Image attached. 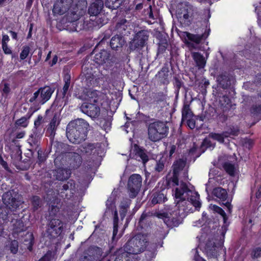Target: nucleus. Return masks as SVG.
<instances>
[{"instance_id":"obj_1","label":"nucleus","mask_w":261,"mask_h":261,"mask_svg":"<svg viewBox=\"0 0 261 261\" xmlns=\"http://www.w3.org/2000/svg\"><path fill=\"white\" fill-rule=\"evenodd\" d=\"M172 182L173 187V195L174 196L176 205L174 210L170 209L166 212L160 213L158 215V217L160 218L164 219V222L167 225L176 226L178 224L177 219L179 215L180 210L177 211V210L180 207L179 203L180 202L188 200L195 208H200L201 203L198 193L190 190L185 182H179L177 177H173Z\"/></svg>"},{"instance_id":"obj_2","label":"nucleus","mask_w":261,"mask_h":261,"mask_svg":"<svg viewBox=\"0 0 261 261\" xmlns=\"http://www.w3.org/2000/svg\"><path fill=\"white\" fill-rule=\"evenodd\" d=\"M89 124L83 119L70 122L66 128V136L69 141L74 144H79L85 140Z\"/></svg>"},{"instance_id":"obj_3","label":"nucleus","mask_w":261,"mask_h":261,"mask_svg":"<svg viewBox=\"0 0 261 261\" xmlns=\"http://www.w3.org/2000/svg\"><path fill=\"white\" fill-rule=\"evenodd\" d=\"M3 200L6 205V210L0 208V219L3 220L7 219L10 211H14L18 208L23 203L22 197L13 190L9 191L4 194Z\"/></svg>"},{"instance_id":"obj_4","label":"nucleus","mask_w":261,"mask_h":261,"mask_svg":"<svg viewBox=\"0 0 261 261\" xmlns=\"http://www.w3.org/2000/svg\"><path fill=\"white\" fill-rule=\"evenodd\" d=\"M62 3L69 11L68 12V20L74 22L84 15L86 12L87 8L86 0H79L75 6L72 5L73 0H59Z\"/></svg>"},{"instance_id":"obj_5","label":"nucleus","mask_w":261,"mask_h":261,"mask_svg":"<svg viewBox=\"0 0 261 261\" xmlns=\"http://www.w3.org/2000/svg\"><path fill=\"white\" fill-rule=\"evenodd\" d=\"M97 91H89L87 92L88 102L83 103L81 107V111L91 118H96L100 114V108L98 104Z\"/></svg>"},{"instance_id":"obj_6","label":"nucleus","mask_w":261,"mask_h":261,"mask_svg":"<svg viewBox=\"0 0 261 261\" xmlns=\"http://www.w3.org/2000/svg\"><path fill=\"white\" fill-rule=\"evenodd\" d=\"M168 130V128L164 122H154L149 125L148 138L153 142L158 141L167 136Z\"/></svg>"},{"instance_id":"obj_7","label":"nucleus","mask_w":261,"mask_h":261,"mask_svg":"<svg viewBox=\"0 0 261 261\" xmlns=\"http://www.w3.org/2000/svg\"><path fill=\"white\" fill-rule=\"evenodd\" d=\"M193 7L187 2L179 4L176 8V15L182 25H189L193 15Z\"/></svg>"},{"instance_id":"obj_8","label":"nucleus","mask_w":261,"mask_h":261,"mask_svg":"<svg viewBox=\"0 0 261 261\" xmlns=\"http://www.w3.org/2000/svg\"><path fill=\"white\" fill-rule=\"evenodd\" d=\"M223 240L212 239L206 243L204 247V251L206 255L210 258H217L223 248Z\"/></svg>"},{"instance_id":"obj_9","label":"nucleus","mask_w":261,"mask_h":261,"mask_svg":"<svg viewBox=\"0 0 261 261\" xmlns=\"http://www.w3.org/2000/svg\"><path fill=\"white\" fill-rule=\"evenodd\" d=\"M142 185V178L139 174L132 175L128 179L127 184L128 191L131 198L135 197L140 191Z\"/></svg>"},{"instance_id":"obj_10","label":"nucleus","mask_w":261,"mask_h":261,"mask_svg":"<svg viewBox=\"0 0 261 261\" xmlns=\"http://www.w3.org/2000/svg\"><path fill=\"white\" fill-rule=\"evenodd\" d=\"M53 93V91L49 87L40 88L34 93L33 97L30 98V101L31 102L36 101L39 103L44 104L49 99Z\"/></svg>"},{"instance_id":"obj_11","label":"nucleus","mask_w":261,"mask_h":261,"mask_svg":"<svg viewBox=\"0 0 261 261\" xmlns=\"http://www.w3.org/2000/svg\"><path fill=\"white\" fill-rule=\"evenodd\" d=\"M102 250L98 247H92L83 253L79 259V261H98L106 256H102Z\"/></svg>"},{"instance_id":"obj_12","label":"nucleus","mask_w":261,"mask_h":261,"mask_svg":"<svg viewBox=\"0 0 261 261\" xmlns=\"http://www.w3.org/2000/svg\"><path fill=\"white\" fill-rule=\"evenodd\" d=\"M94 54L95 55L93 60L97 64L103 65L107 67L111 65L112 59L108 51L103 49L97 53L96 50H94Z\"/></svg>"},{"instance_id":"obj_13","label":"nucleus","mask_w":261,"mask_h":261,"mask_svg":"<svg viewBox=\"0 0 261 261\" xmlns=\"http://www.w3.org/2000/svg\"><path fill=\"white\" fill-rule=\"evenodd\" d=\"M63 224L58 219L54 218L50 220L47 229V233L51 237L59 236L62 232Z\"/></svg>"},{"instance_id":"obj_14","label":"nucleus","mask_w":261,"mask_h":261,"mask_svg":"<svg viewBox=\"0 0 261 261\" xmlns=\"http://www.w3.org/2000/svg\"><path fill=\"white\" fill-rule=\"evenodd\" d=\"M239 129L237 127H233V129H231L230 132L227 131L221 134L211 133L209 135V137L214 140L217 141L220 143H226V140H228V137L230 136L237 135Z\"/></svg>"},{"instance_id":"obj_15","label":"nucleus","mask_w":261,"mask_h":261,"mask_svg":"<svg viewBox=\"0 0 261 261\" xmlns=\"http://www.w3.org/2000/svg\"><path fill=\"white\" fill-rule=\"evenodd\" d=\"M148 36L146 31H142L138 32L135 36L130 43L131 49H136L144 46L145 42L148 40Z\"/></svg>"},{"instance_id":"obj_16","label":"nucleus","mask_w":261,"mask_h":261,"mask_svg":"<svg viewBox=\"0 0 261 261\" xmlns=\"http://www.w3.org/2000/svg\"><path fill=\"white\" fill-rule=\"evenodd\" d=\"M192 57L198 69L203 68L206 64V60L203 55L199 53L192 52Z\"/></svg>"},{"instance_id":"obj_17","label":"nucleus","mask_w":261,"mask_h":261,"mask_svg":"<svg viewBox=\"0 0 261 261\" xmlns=\"http://www.w3.org/2000/svg\"><path fill=\"white\" fill-rule=\"evenodd\" d=\"M103 7V2L101 0H97L90 6L88 12L90 15L96 16L99 13Z\"/></svg>"},{"instance_id":"obj_18","label":"nucleus","mask_w":261,"mask_h":261,"mask_svg":"<svg viewBox=\"0 0 261 261\" xmlns=\"http://www.w3.org/2000/svg\"><path fill=\"white\" fill-rule=\"evenodd\" d=\"M68 12L69 11L65 6L63 5L62 3L57 0L54 5L53 9L54 14L55 15H63L66 12Z\"/></svg>"},{"instance_id":"obj_19","label":"nucleus","mask_w":261,"mask_h":261,"mask_svg":"<svg viewBox=\"0 0 261 261\" xmlns=\"http://www.w3.org/2000/svg\"><path fill=\"white\" fill-rule=\"evenodd\" d=\"M124 43V39L120 36L117 35L111 39L110 45L113 49H117L118 47H121Z\"/></svg>"},{"instance_id":"obj_20","label":"nucleus","mask_w":261,"mask_h":261,"mask_svg":"<svg viewBox=\"0 0 261 261\" xmlns=\"http://www.w3.org/2000/svg\"><path fill=\"white\" fill-rule=\"evenodd\" d=\"M182 35L185 38L187 39L188 40L193 41L196 44L199 43L203 37V35L200 36L199 35H194L186 32H183Z\"/></svg>"},{"instance_id":"obj_21","label":"nucleus","mask_w":261,"mask_h":261,"mask_svg":"<svg viewBox=\"0 0 261 261\" xmlns=\"http://www.w3.org/2000/svg\"><path fill=\"white\" fill-rule=\"evenodd\" d=\"M213 194L222 201L225 200L227 197V193L226 191L220 187L217 188L214 190Z\"/></svg>"},{"instance_id":"obj_22","label":"nucleus","mask_w":261,"mask_h":261,"mask_svg":"<svg viewBox=\"0 0 261 261\" xmlns=\"http://www.w3.org/2000/svg\"><path fill=\"white\" fill-rule=\"evenodd\" d=\"M186 162L183 160L177 161L173 165V172L174 174L173 177H177L178 172L184 168Z\"/></svg>"},{"instance_id":"obj_23","label":"nucleus","mask_w":261,"mask_h":261,"mask_svg":"<svg viewBox=\"0 0 261 261\" xmlns=\"http://www.w3.org/2000/svg\"><path fill=\"white\" fill-rule=\"evenodd\" d=\"M130 201L128 199H126L123 201L120 206V214L121 219H123L126 215V213L129 207Z\"/></svg>"},{"instance_id":"obj_24","label":"nucleus","mask_w":261,"mask_h":261,"mask_svg":"<svg viewBox=\"0 0 261 261\" xmlns=\"http://www.w3.org/2000/svg\"><path fill=\"white\" fill-rule=\"evenodd\" d=\"M74 188V183L73 181L70 180L67 182L66 184H64L63 186V189L66 191V197L67 199L70 198L71 197V195L69 196H68V192H69L70 194H73Z\"/></svg>"},{"instance_id":"obj_25","label":"nucleus","mask_w":261,"mask_h":261,"mask_svg":"<svg viewBox=\"0 0 261 261\" xmlns=\"http://www.w3.org/2000/svg\"><path fill=\"white\" fill-rule=\"evenodd\" d=\"M128 25L129 22L126 19H123L117 23L116 29L118 32L123 33V32L127 29Z\"/></svg>"},{"instance_id":"obj_26","label":"nucleus","mask_w":261,"mask_h":261,"mask_svg":"<svg viewBox=\"0 0 261 261\" xmlns=\"http://www.w3.org/2000/svg\"><path fill=\"white\" fill-rule=\"evenodd\" d=\"M122 3V0H107L106 5L107 7L116 9L118 8Z\"/></svg>"},{"instance_id":"obj_27","label":"nucleus","mask_w":261,"mask_h":261,"mask_svg":"<svg viewBox=\"0 0 261 261\" xmlns=\"http://www.w3.org/2000/svg\"><path fill=\"white\" fill-rule=\"evenodd\" d=\"M58 124V120L56 117V115H55L47 129V132L50 134V135L53 136L54 135L55 130Z\"/></svg>"},{"instance_id":"obj_28","label":"nucleus","mask_w":261,"mask_h":261,"mask_svg":"<svg viewBox=\"0 0 261 261\" xmlns=\"http://www.w3.org/2000/svg\"><path fill=\"white\" fill-rule=\"evenodd\" d=\"M106 205H107V209L111 210L112 211V212L113 213H114L115 218L117 219L118 218L117 211L116 210L115 205L113 202V200L111 198H110L109 199H108V200L106 202Z\"/></svg>"},{"instance_id":"obj_29","label":"nucleus","mask_w":261,"mask_h":261,"mask_svg":"<svg viewBox=\"0 0 261 261\" xmlns=\"http://www.w3.org/2000/svg\"><path fill=\"white\" fill-rule=\"evenodd\" d=\"M166 200V197L162 193H156L154 195L152 199V203L153 204L164 202Z\"/></svg>"},{"instance_id":"obj_30","label":"nucleus","mask_w":261,"mask_h":261,"mask_svg":"<svg viewBox=\"0 0 261 261\" xmlns=\"http://www.w3.org/2000/svg\"><path fill=\"white\" fill-rule=\"evenodd\" d=\"M209 208L211 210L219 214L223 218L224 222L225 223L227 220L225 212L220 207L216 205H210Z\"/></svg>"},{"instance_id":"obj_31","label":"nucleus","mask_w":261,"mask_h":261,"mask_svg":"<svg viewBox=\"0 0 261 261\" xmlns=\"http://www.w3.org/2000/svg\"><path fill=\"white\" fill-rule=\"evenodd\" d=\"M192 117H193V115L189 106H185L182 111V120L185 121V119H187Z\"/></svg>"},{"instance_id":"obj_32","label":"nucleus","mask_w":261,"mask_h":261,"mask_svg":"<svg viewBox=\"0 0 261 261\" xmlns=\"http://www.w3.org/2000/svg\"><path fill=\"white\" fill-rule=\"evenodd\" d=\"M223 167L225 171L230 175H233L236 171L234 165L229 163H225L223 165Z\"/></svg>"},{"instance_id":"obj_33","label":"nucleus","mask_w":261,"mask_h":261,"mask_svg":"<svg viewBox=\"0 0 261 261\" xmlns=\"http://www.w3.org/2000/svg\"><path fill=\"white\" fill-rule=\"evenodd\" d=\"M34 240L33 234L32 232H27L25 236L24 242L26 245H28L29 249L30 250Z\"/></svg>"},{"instance_id":"obj_34","label":"nucleus","mask_w":261,"mask_h":261,"mask_svg":"<svg viewBox=\"0 0 261 261\" xmlns=\"http://www.w3.org/2000/svg\"><path fill=\"white\" fill-rule=\"evenodd\" d=\"M136 155L137 158L139 157L144 164L148 161V159L147 155L145 152L141 149H138Z\"/></svg>"},{"instance_id":"obj_35","label":"nucleus","mask_w":261,"mask_h":261,"mask_svg":"<svg viewBox=\"0 0 261 261\" xmlns=\"http://www.w3.org/2000/svg\"><path fill=\"white\" fill-rule=\"evenodd\" d=\"M7 246L12 253L15 254L17 253L18 247L17 241L15 240L12 241Z\"/></svg>"},{"instance_id":"obj_36","label":"nucleus","mask_w":261,"mask_h":261,"mask_svg":"<svg viewBox=\"0 0 261 261\" xmlns=\"http://www.w3.org/2000/svg\"><path fill=\"white\" fill-rule=\"evenodd\" d=\"M68 177V171L65 169H60L57 175V178L60 180L66 179Z\"/></svg>"},{"instance_id":"obj_37","label":"nucleus","mask_w":261,"mask_h":261,"mask_svg":"<svg viewBox=\"0 0 261 261\" xmlns=\"http://www.w3.org/2000/svg\"><path fill=\"white\" fill-rule=\"evenodd\" d=\"M55 258V253L51 252H47L39 261H53Z\"/></svg>"},{"instance_id":"obj_38","label":"nucleus","mask_w":261,"mask_h":261,"mask_svg":"<svg viewBox=\"0 0 261 261\" xmlns=\"http://www.w3.org/2000/svg\"><path fill=\"white\" fill-rule=\"evenodd\" d=\"M30 51V48L28 46H23L22 51L20 54V58L21 60L25 59L29 55Z\"/></svg>"},{"instance_id":"obj_39","label":"nucleus","mask_w":261,"mask_h":261,"mask_svg":"<svg viewBox=\"0 0 261 261\" xmlns=\"http://www.w3.org/2000/svg\"><path fill=\"white\" fill-rule=\"evenodd\" d=\"M29 122L25 117H22L20 119L17 120L16 122V124L17 126L26 127L28 125Z\"/></svg>"},{"instance_id":"obj_40","label":"nucleus","mask_w":261,"mask_h":261,"mask_svg":"<svg viewBox=\"0 0 261 261\" xmlns=\"http://www.w3.org/2000/svg\"><path fill=\"white\" fill-rule=\"evenodd\" d=\"M43 122V119L42 116L39 115L36 120L34 121V126L35 129L38 130L40 129L41 124Z\"/></svg>"},{"instance_id":"obj_41","label":"nucleus","mask_w":261,"mask_h":261,"mask_svg":"<svg viewBox=\"0 0 261 261\" xmlns=\"http://www.w3.org/2000/svg\"><path fill=\"white\" fill-rule=\"evenodd\" d=\"M210 137L208 138H206L204 139L202 143V146L205 147L206 148H214L215 144L212 143L210 140Z\"/></svg>"},{"instance_id":"obj_42","label":"nucleus","mask_w":261,"mask_h":261,"mask_svg":"<svg viewBox=\"0 0 261 261\" xmlns=\"http://www.w3.org/2000/svg\"><path fill=\"white\" fill-rule=\"evenodd\" d=\"M184 121H186L188 126L191 129H193L195 127V121L193 117L188 118L187 119H185Z\"/></svg>"},{"instance_id":"obj_43","label":"nucleus","mask_w":261,"mask_h":261,"mask_svg":"<svg viewBox=\"0 0 261 261\" xmlns=\"http://www.w3.org/2000/svg\"><path fill=\"white\" fill-rule=\"evenodd\" d=\"M32 202L35 209H37L40 204V198L38 196L33 197Z\"/></svg>"},{"instance_id":"obj_44","label":"nucleus","mask_w":261,"mask_h":261,"mask_svg":"<svg viewBox=\"0 0 261 261\" xmlns=\"http://www.w3.org/2000/svg\"><path fill=\"white\" fill-rule=\"evenodd\" d=\"M164 167V160L161 159L159 162H157V164H156V165L155 167V170L159 172H160L162 170H163Z\"/></svg>"},{"instance_id":"obj_45","label":"nucleus","mask_w":261,"mask_h":261,"mask_svg":"<svg viewBox=\"0 0 261 261\" xmlns=\"http://www.w3.org/2000/svg\"><path fill=\"white\" fill-rule=\"evenodd\" d=\"M227 77L225 75H220L217 77V81L219 82V84L221 85L223 88H225L227 86L228 84H226L225 85L224 83H223V81L226 79Z\"/></svg>"},{"instance_id":"obj_46","label":"nucleus","mask_w":261,"mask_h":261,"mask_svg":"<svg viewBox=\"0 0 261 261\" xmlns=\"http://www.w3.org/2000/svg\"><path fill=\"white\" fill-rule=\"evenodd\" d=\"M252 255L253 257L257 258L261 256V248H257L255 249L252 252Z\"/></svg>"},{"instance_id":"obj_47","label":"nucleus","mask_w":261,"mask_h":261,"mask_svg":"<svg viewBox=\"0 0 261 261\" xmlns=\"http://www.w3.org/2000/svg\"><path fill=\"white\" fill-rule=\"evenodd\" d=\"M2 48L6 54L9 55L12 53L11 50L8 47L7 44H2Z\"/></svg>"},{"instance_id":"obj_48","label":"nucleus","mask_w":261,"mask_h":261,"mask_svg":"<svg viewBox=\"0 0 261 261\" xmlns=\"http://www.w3.org/2000/svg\"><path fill=\"white\" fill-rule=\"evenodd\" d=\"M185 43L188 45V47L189 48V49L190 50L194 49V48H196L193 43L189 41L186 38H185Z\"/></svg>"},{"instance_id":"obj_49","label":"nucleus","mask_w":261,"mask_h":261,"mask_svg":"<svg viewBox=\"0 0 261 261\" xmlns=\"http://www.w3.org/2000/svg\"><path fill=\"white\" fill-rule=\"evenodd\" d=\"M216 169H212L210 170V173H209V176L210 178L209 179L211 180L212 178H215V175H216Z\"/></svg>"},{"instance_id":"obj_50","label":"nucleus","mask_w":261,"mask_h":261,"mask_svg":"<svg viewBox=\"0 0 261 261\" xmlns=\"http://www.w3.org/2000/svg\"><path fill=\"white\" fill-rule=\"evenodd\" d=\"M10 91V89L9 88V85L7 83H5L4 84V87L3 89V92L7 94L9 93Z\"/></svg>"},{"instance_id":"obj_51","label":"nucleus","mask_w":261,"mask_h":261,"mask_svg":"<svg viewBox=\"0 0 261 261\" xmlns=\"http://www.w3.org/2000/svg\"><path fill=\"white\" fill-rule=\"evenodd\" d=\"M69 86H70V84L65 83L64 86L63 88V96H64L65 95L66 92L68 90Z\"/></svg>"},{"instance_id":"obj_52","label":"nucleus","mask_w":261,"mask_h":261,"mask_svg":"<svg viewBox=\"0 0 261 261\" xmlns=\"http://www.w3.org/2000/svg\"><path fill=\"white\" fill-rule=\"evenodd\" d=\"M9 41V37L8 35H4L3 36L2 44H7V43Z\"/></svg>"},{"instance_id":"obj_53","label":"nucleus","mask_w":261,"mask_h":261,"mask_svg":"<svg viewBox=\"0 0 261 261\" xmlns=\"http://www.w3.org/2000/svg\"><path fill=\"white\" fill-rule=\"evenodd\" d=\"M176 147L175 145H171L169 147V156H171L175 151Z\"/></svg>"},{"instance_id":"obj_54","label":"nucleus","mask_w":261,"mask_h":261,"mask_svg":"<svg viewBox=\"0 0 261 261\" xmlns=\"http://www.w3.org/2000/svg\"><path fill=\"white\" fill-rule=\"evenodd\" d=\"M65 83L70 84V76L69 74H66L64 76Z\"/></svg>"},{"instance_id":"obj_55","label":"nucleus","mask_w":261,"mask_h":261,"mask_svg":"<svg viewBox=\"0 0 261 261\" xmlns=\"http://www.w3.org/2000/svg\"><path fill=\"white\" fill-rule=\"evenodd\" d=\"M118 232V227L117 225L115 224L114 226V230H113V238H115L116 235L117 234Z\"/></svg>"},{"instance_id":"obj_56","label":"nucleus","mask_w":261,"mask_h":261,"mask_svg":"<svg viewBox=\"0 0 261 261\" xmlns=\"http://www.w3.org/2000/svg\"><path fill=\"white\" fill-rule=\"evenodd\" d=\"M1 165L3 166V167L6 170H8V167L7 165V163L3 161V160L0 161Z\"/></svg>"},{"instance_id":"obj_57","label":"nucleus","mask_w":261,"mask_h":261,"mask_svg":"<svg viewBox=\"0 0 261 261\" xmlns=\"http://www.w3.org/2000/svg\"><path fill=\"white\" fill-rule=\"evenodd\" d=\"M253 113H261V107L259 106L258 107L256 108V109H254Z\"/></svg>"},{"instance_id":"obj_58","label":"nucleus","mask_w":261,"mask_h":261,"mask_svg":"<svg viewBox=\"0 0 261 261\" xmlns=\"http://www.w3.org/2000/svg\"><path fill=\"white\" fill-rule=\"evenodd\" d=\"M57 61H58V57L57 56H55L53 58V59L51 63V66L54 65L55 64H56L57 63Z\"/></svg>"},{"instance_id":"obj_59","label":"nucleus","mask_w":261,"mask_h":261,"mask_svg":"<svg viewBox=\"0 0 261 261\" xmlns=\"http://www.w3.org/2000/svg\"><path fill=\"white\" fill-rule=\"evenodd\" d=\"M74 156L76 160V162L79 163L81 162V157L77 153H74Z\"/></svg>"},{"instance_id":"obj_60","label":"nucleus","mask_w":261,"mask_h":261,"mask_svg":"<svg viewBox=\"0 0 261 261\" xmlns=\"http://www.w3.org/2000/svg\"><path fill=\"white\" fill-rule=\"evenodd\" d=\"M24 136V132H20L16 135V138L18 139H21Z\"/></svg>"},{"instance_id":"obj_61","label":"nucleus","mask_w":261,"mask_h":261,"mask_svg":"<svg viewBox=\"0 0 261 261\" xmlns=\"http://www.w3.org/2000/svg\"><path fill=\"white\" fill-rule=\"evenodd\" d=\"M195 260L196 261H206L205 259L199 256L198 255H196L195 256Z\"/></svg>"},{"instance_id":"obj_62","label":"nucleus","mask_w":261,"mask_h":261,"mask_svg":"<svg viewBox=\"0 0 261 261\" xmlns=\"http://www.w3.org/2000/svg\"><path fill=\"white\" fill-rule=\"evenodd\" d=\"M149 10H150V12H149V17L151 18H153V13H152V7L151 6H149Z\"/></svg>"},{"instance_id":"obj_63","label":"nucleus","mask_w":261,"mask_h":261,"mask_svg":"<svg viewBox=\"0 0 261 261\" xmlns=\"http://www.w3.org/2000/svg\"><path fill=\"white\" fill-rule=\"evenodd\" d=\"M10 33L11 34V36H12V37L13 38V39H16V38H17V34L14 32H13V31H11L10 32Z\"/></svg>"},{"instance_id":"obj_64","label":"nucleus","mask_w":261,"mask_h":261,"mask_svg":"<svg viewBox=\"0 0 261 261\" xmlns=\"http://www.w3.org/2000/svg\"><path fill=\"white\" fill-rule=\"evenodd\" d=\"M225 206L227 207L228 211L230 212V210L231 209V204L229 202H226L225 204Z\"/></svg>"}]
</instances>
